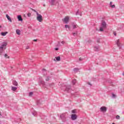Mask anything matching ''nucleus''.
Returning <instances> with one entry per match:
<instances>
[{"instance_id":"nucleus-1","label":"nucleus","mask_w":124,"mask_h":124,"mask_svg":"<svg viewBox=\"0 0 124 124\" xmlns=\"http://www.w3.org/2000/svg\"><path fill=\"white\" fill-rule=\"evenodd\" d=\"M106 28H107V24H106L105 21L102 20L99 29L100 31H104L105 29H106Z\"/></svg>"},{"instance_id":"nucleus-2","label":"nucleus","mask_w":124,"mask_h":124,"mask_svg":"<svg viewBox=\"0 0 124 124\" xmlns=\"http://www.w3.org/2000/svg\"><path fill=\"white\" fill-rule=\"evenodd\" d=\"M36 20L38 21V22H41L43 21V19L42 18V16L38 13V12H36Z\"/></svg>"},{"instance_id":"nucleus-3","label":"nucleus","mask_w":124,"mask_h":124,"mask_svg":"<svg viewBox=\"0 0 124 124\" xmlns=\"http://www.w3.org/2000/svg\"><path fill=\"white\" fill-rule=\"evenodd\" d=\"M62 21L63 23H65V24H68V22H69V16H65L64 18L62 19Z\"/></svg>"},{"instance_id":"nucleus-4","label":"nucleus","mask_w":124,"mask_h":124,"mask_svg":"<svg viewBox=\"0 0 124 124\" xmlns=\"http://www.w3.org/2000/svg\"><path fill=\"white\" fill-rule=\"evenodd\" d=\"M100 111L103 113H105L107 111V108L105 106L101 107L100 108Z\"/></svg>"},{"instance_id":"nucleus-5","label":"nucleus","mask_w":124,"mask_h":124,"mask_svg":"<svg viewBox=\"0 0 124 124\" xmlns=\"http://www.w3.org/2000/svg\"><path fill=\"white\" fill-rule=\"evenodd\" d=\"M115 43L119 47V49H122V44L120 43V39L116 40L115 41Z\"/></svg>"},{"instance_id":"nucleus-6","label":"nucleus","mask_w":124,"mask_h":124,"mask_svg":"<svg viewBox=\"0 0 124 124\" xmlns=\"http://www.w3.org/2000/svg\"><path fill=\"white\" fill-rule=\"evenodd\" d=\"M6 46H7V43L6 42H3L2 43V44L0 47L5 50Z\"/></svg>"},{"instance_id":"nucleus-7","label":"nucleus","mask_w":124,"mask_h":124,"mask_svg":"<svg viewBox=\"0 0 124 124\" xmlns=\"http://www.w3.org/2000/svg\"><path fill=\"white\" fill-rule=\"evenodd\" d=\"M100 50H101V49L100 48V46H99V45H96L94 46V51L98 52L99 51H100Z\"/></svg>"},{"instance_id":"nucleus-8","label":"nucleus","mask_w":124,"mask_h":124,"mask_svg":"<svg viewBox=\"0 0 124 124\" xmlns=\"http://www.w3.org/2000/svg\"><path fill=\"white\" fill-rule=\"evenodd\" d=\"M65 92H67V93H70L71 92V86L70 85H68L66 86V88L65 89Z\"/></svg>"},{"instance_id":"nucleus-9","label":"nucleus","mask_w":124,"mask_h":124,"mask_svg":"<svg viewBox=\"0 0 124 124\" xmlns=\"http://www.w3.org/2000/svg\"><path fill=\"white\" fill-rule=\"evenodd\" d=\"M60 117L63 121H65V119H66V114L63 113L60 115Z\"/></svg>"},{"instance_id":"nucleus-10","label":"nucleus","mask_w":124,"mask_h":124,"mask_svg":"<svg viewBox=\"0 0 124 124\" xmlns=\"http://www.w3.org/2000/svg\"><path fill=\"white\" fill-rule=\"evenodd\" d=\"M71 119L73 121H75L77 119V115L76 114H72Z\"/></svg>"},{"instance_id":"nucleus-11","label":"nucleus","mask_w":124,"mask_h":124,"mask_svg":"<svg viewBox=\"0 0 124 124\" xmlns=\"http://www.w3.org/2000/svg\"><path fill=\"white\" fill-rule=\"evenodd\" d=\"M72 26L73 27V29H77V28H78V25L77 24H76V23H72Z\"/></svg>"},{"instance_id":"nucleus-12","label":"nucleus","mask_w":124,"mask_h":124,"mask_svg":"<svg viewBox=\"0 0 124 124\" xmlns=\"http://www.w3.org/2000/svg\"><path fill=\"white\" fill-rule=\"evenodd\" d=\"M6 17L7 18V19L8 20V21H9V22H10V23L12 22V19H11V18H10V16H8V15H6Z\"/></svg>"},{"instance_id":"nucleus-13","label":"nucleus","mask_w":124,"mask_h":124,"mask_svg":"<svg viewBox=\"0 0 124 124\" xmlns=\"http://www.w3.org/2000/svg\"><path fill=\"white\" fill-rule=\"evenodd\" d=\"M109 5L111 8H115L116 7V6L114 4H112V1L110 2Z\"/></svg>"},{"instance_id":"nucleus-14","label":"nucleus","mask_w":124,"mask_h":124,"mask_svg":"<svg viewBox=\"0 0 124 124\" xmlns=\"http://www.w3.org/2000/svg\"><path fill=\"white\" fill-rule=\"evenodd\" d=\"M7 33H8V32H1L0 33V34H1V35H2V36H5V35H6Z\"/></svg>"},{"instance_id":"nucleus-15","label":"nucleus","mask_w":124,"mask_h":124,"mask_svg":"<svg viewBox=\"0 0 124 124\" xmlns=\"http://www.w3.org/2000/svg\"><path fill=\"white\" fill-rule=\"evenodd\" d=\"M16 33L18 34V35H20V34H21V31L17 29L16 30Z\"/></svg>"},{"instance_id":"nucleus-16","label":"nucleus","mask_w":124,"mask_h":124,"mask_svg":"<svg viewBox=\"0 0 124 124\" xmlns=\"http://www.w3.org/2000/svg\"><path fill=\"white\" fill-rule=\"evenodd\" d=\"M17 19L18 21H23V18H22V16H17Z\"/></svg>"},{"instance_id":"nucleus-17","label":"nucleus","mask_w":124,"mask_h":124,"mask_svg":"<svg viewBox=\"0 0 124 124\" xmlns=\"http://www.w3.org/2000/svg\"><path fill=\"white\" fill-rule=\"evenodd\" d=\"M13 84L14 85V86H18V82H17V81H15V80H14L13 81Z\"/></svg>"},{"instance_id":"nucleus-18","label":"nucleus","mask_w":124,"mask_h":124,"mask_svg":"<svg viewBox=\"0 0 124 124\" xmlns=\"http://www.w3.org/2000/svg\"><path fill=\"white\" fill-rule=\"evenodd\" d=\"M50 4L51 5H54V3H55V0H51L49 1Z\"/></svg>"},{"instance_id":"nucleus-19","label":"nucleus","mask_w":124,"mask_h":124,"mask_svg":"<svg viewBox=\"0 0 124 124\" xmlns=\"http://www.w3.org/2000/svg\"><path fill=\"white\" fill-rule=\"evenodd\" d=\"M74 71L75 73H76L78 72V71H79V69L77 68H75L74 69Z\"/></svg>"},{"instance_id":"nucleus-20","label":"nucleus","mask_w":124,"mask_h":124,"mask_svg":"<svg viewBox=\"0 0 124 124\" xmlns=\"http://www.w3.org/2000/svg\"><path fill=\"white\" fill-rule=\"evenodd\" d=\"M3 50H4V48H2V47H0V55L1 54H2V52H3Z\"/></svg>"},{"instance_id":"nucleus-21","label":"nucleus","mask_w":124,"mask_h":124,"mask_svg":"<svg viewBox=\"0 0 124 124\" xmlns=\"http://www.w3.org/2000/svg\"><path fill=\"white\" fill-rule=\"evenodd\" d=\"M12 91H13L14 92H15V91H16V90H17V87H12Z\"/></svg>"},{"instance_id":"nucleus-22","label":"nucleus","mask_w":124,"mask_h":124,"mask_svg":"<svg viewBox=\"0 0 124 124\" xmlns=\"http://www.w3.org/2000/svg\"><path fill=\"white\" fill-rule=\"evenodd\" d=\"M50 79H51L50 77H47L46 78V81H49V80H50Z\"/></svg>"},{"instance_id":"nucleus-23","label":"nucleus","mask_w":124,"mask_h":124,"mask_svg":"<svg viewBox=\"0 0 124 124\" xmlns=\"http://www.w3.org/2000/svg\"><path fill=\"white\" fill-rule=\"evenodd\" d=\"M76 82H77L76 79H73V80H72V83L73 85H74L76 83Z\"/></svg>"},{"instance_id":"nucleus-24","label":"nucleus","mask_w":124,"mask_h":124,"mask_svg":"<svg viewBox=\"0 0 124 124\" xmlns=\"http://www.w3.org/2000/svg\"><path fill=\"white\" fill-rule=\"evenodd\" d=\"M56 61H61V57L60 56H58L57 57H56Z\"/></svg>"},{"instance_id":"nucleus-25","label":"nucleus","mask_w":124,"mask_h":124,"mask_svg":"<svg viewBox=\"0 0 124 124\" xmlns=\"http://www.w3.org/2000/svg\"><path fill=\"white\" fill-rule=\"evenodd\" d=\"M78 32L77 31L75 32H73L72 34L73 35H74V36H76V35H77Z\"/></svg>"},{"instance_id":"nucleus-26","label":"nucleus","mask_w":124,"mask_h":124,"mask_svg":"<svg viewBox=\"0 0 124 124\" xmlns=\"http://www.w3.org/2000/svg\"><path fill=\"white\" fill-rule=\"evenodd\" d=\"M42 71H43V74H44V75L46 73V71L45 70V69H43V70H42Z\"/></svg>"},{"instance_id":"nucleus-27","label":"nucleus","mask_w":124,"mask_h":124,"mask_svg":"<svg viewBox=\"0 0 124 124\" xmlns=\"http://www.w3.org/2000/svg\"><path fill=\"white\" fill-rule=\"evenodd\" d=\"M65 28L66 29H70V27H69V25H65Z\"/></svg>"},{"instance_id":"nucleus-28","label":"nucleus","mask_w":124,"mask_h":124,"mask_svg":"<svg viewBox=\"0 0 124 124\" xmlns=\"http://www.w3.org/2000/svg\"><path fill=\"white\" fill-rule=\"evenodd\" d=\"M32 115L33 116H36V115H37V112L34 111V112L32 113Z\"/></svg>"},{"instance_id":"nucleus-29","label":"nucleus","mask_w":124,"mask_h":124,"mask_svg":"<svg viewBox=\"0 0 124 124\" xmlns=\"http://www.w3.org/2000/svg\"><path fill=\"white\" fill-rule=\"evenodd\" d=\"M116 120H120V119H121V117H120L119 115H117L116 116Z\"/></svg>"},{"instance_id":"nucleus-30","label":"nucleus","mask_w":124,"mask_h":124,"mask_svg":"<svg viewBox=\"0 0 124 124\" xmlns=\"http://www.w3.org/2000/svg\"><path fill=\"white\" fill-rule=\"evenodd\" d=\"M33 94V93L32 92L29 93V96H31Z\"/></svg>"},{"instance_id":"nucleus-31","label":"nucleus","mask_w":124,"mask_h":124,"mask_svg":"<svg viewBox=\"0 0 124 124\" xmlns=\"http://www.w3.org/2000/svg\"><path fill=\"white\" fill-rule=\"evenodd\" d=\"M112 97L113 98H115V97H116V94H114V93H112Z\"/></svg>"},{"instance_id":"nucleus-32","label":"nucleus","mask_w":124,"mask_h":124,"mask_svg":"<svg viewBox=\"0 0 124 124\" xmlns=\"http://www.w3.org/2000/svg\"><path fill=\"white\" fill-rule=\"evenodd\" d=\"M72 113L73 114H75V113H76V110H73L72 111Z\"/></svg>"},{"instance_id":"nucleus-33","label":"nucleus","mask_w":124,"mask_h":124,"mask_svg":"<svg viewBox=\"0 0 124 124\" xmlns=\"http://www.w3.org/2000/svg\"><path fill=\"white\" fill-rule=\"evenodd\" d=\"M31 14L30 13H29L27 15V16H28V17H31Z\"/></svg>"},{"instance_id":"nucleus-34","label":"nucleus","mask_w":124,"mask_h":124,"mask_svg":"<svg viewBox=\"0 0 124 124\" xmlns=\"http://www.w3.org/2000/svg\"><path fill=\"white\" fill-rule=\"evenodd\" d=\"M4 57L5 58H8V56L7 55V54H5Z\"/></svg>"},{"instance_id":"nucleus-35","label":"nucleus","mask_w":124,"mask_h":124,"mask_svg":"<svg viewBox=\"0 0 124 124\" xmlns=\"http://www.w3.org/2000/svg\"><path fill=\"white\" fill-rule=\"evenodd\" d=\"M79 14V11H78L76 14V15H78Z\"/></svg>"},{"instance_id":"nucleus-36","label":"nucleus","mask_w":124,"mask_h":124,"mask_svg":"<svg viewBox=\"0 0 124 124\" xmlns=\"http://www.w3.org/2000/svg\"><path fill=\"white\" fill-rule=\"evenodd\" d=\"M40 83H41V84H42V85H44V81H41Z\"/></svg>"},{"instance_id":"nucleus-37","label":"nucleus","mask_w":124,"mask_h":124,"mask_svg":"<svg viewBox=\"0 0 124 124\" xmlns=\"http://www.w3.org/2000/svg\"><path fill=\"white\" fill-rule=\"evenodd\" d=\"M26 49H30V46H26Z\"/></svg>"},{"instance_id":"nucleus-38","label":"nucleus","mask_w":124,"mask_h":124,"mask_svg":"<svg viewBox=\"0 0 124 124\" xmlns=\"http://www.w3.org/2000/svg\"><path fill=\"white\" fill-rule=\"evenodd\" d=\"M61 43H62V44H64V41H62L61 42Z\"/></svg>"},{"instance_id":"nucleus-39","label":"nucleus","mask_w":124,"mask_h":124,"mask_svg":"<svg viewBox=\"0 0 124 124\" xmlns=\"http://www.w3.org/2000/svg\"><path fill=\"white\" fill-rule=\"evenodd\" d=\"M55 50H56V51H58V50H59V48H55Z\"/></svg>"},{"instance_id":"nucleus-40","label":"nucleus","mask_w":124,"mask_h":124,"mask_svg":"<svg viewBox=\"0 0 124 124\" xmlns=\"http://www.w3.org/2000/svg\"><path fill=\"white\" fill-rule=\"evenodd\" d=\"M113 34H114V35H115V36L117 35V33L116 32H114Z\"/></svg>"},{"instance_id":"nucleus-41","label":"nucleus","mask_w":124,"mask_h":124,"mask_svg":"<svg viewBox=\"0 0 124 124\" xmlns=\"http://www.w3.org/2000/svg\"><path fill=\"white\" fill-rule=\"evenodd\" d=\"M34 12H35V13L36 14V12H37V11H35V10H33Z\"/></svg>"},{"instance_id":"nucleus-42","label":"nucleus","mask_w":124,"mask_h":124,"mask_svg":"<svg viewBox=\"0 0 124 124\" xmlns=\"http://www.w3.org/2000/svg\"><path fill=\"white\" fill-rule=\"evenodd\" d=\"M79 61H82V58H79Z\"/></svg>"},{"instance_id":"nucleus-43","label":"nucleus","mask_w":124,"mask_h":124,"mask_svg":"<svg viewBox=\"0 0 124 124\" xmlns=\"http://www.w3.org/2000/svg\"><path fill=\"white\" fill-rule=\"evenodd\" d=\"M34 41H37V39H35V40H34Z\"/></svg>"},{"instance_id":"nucleus-44","label":"nucleus","mask_w":124,"mask_h":124,"mask_svg":"<svg viewBox=\"0 0 124 124\" xmlns=\"http://www.w3.org/2000/svg\"><path fill=\"white\" fill-rule=\"evenodd\" d=\"M97 42H99V40H97Z\"/></svg>"},{"instance_id":"nucleus-45","label":"nucleus","mask_w":124,"mask_h":124,"mask_svg":"<svg viewBox=\"0 0 124 124\" xmlns=\"http://www.w3.org/2000/svg\"><path fill=\"white\" fill-rule=\"evenodd\" d=\"M53 61H56V59H54Z\"/></svg>"},{"instance_id":"nucleus-46","label":"nucleus","mask_w":124,"mask_h":124,"mask_svg":"<svg viewBox=\"0 0 124 124\" xmlns=\"http://www.w3.org/2000/svg\"><path fill=\"white\" fill-rule=\"evenodd\" d=\"M123 75L124 76V73H123Z\"/></svg>"},{"instance_id":"nucleus-47","label":"nucleus","mask_w":124,"mask_h":124,"mask_svg":"<svg viewBox=\"0 0 124 124\" xmlns=\"http://www.w3.org/2000/svg\"><path fill=\"white\" fill-rule=\"evenodd\" d=\"M0 116H1V114L0 113Z\"/></svg>"},{"instance_id":"nucleus-48","label":"nucleus","mask_w":124,"mask_h":124,"mask_svg":"<svg viewBox=\"0 0 124 124\" xmlns=\"http://www.w3.org/2000/svg\"><path fill=\"white\" fill-rule=\"evenodd\" d=\"M59 44H60V42H58Z\"/></svg>"},{"instance_id":"nucleus-49","label":"nucleus","mask_w":124,"mask_h":124,"mask_svg":"<svg viewBox=\"0 0 124 124\" xmlns=\"http://www.w3.org/2000/svg\"><path fill=\"white\" fill-rule=\"evenodd\" d=\"M112 124H115V123H112Z\"/></svg>"}]
</instances>
